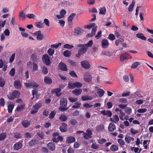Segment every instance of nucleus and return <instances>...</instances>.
<instances>
[{
  "label": "nucleus",
  "mask_w": 153,
  "mask_h": 153,
  "mask_svg": "<svg viewBox=\"0 0 153 153\" xmlns=\"http://www.w3.org/2000/svg\"><path fill=\"white\" fill-rule=\"evenodd\" d=\"M69 74L72 77L76 78L77 77V75L74 71H71L69 72Z\"/></svg>",
  "instance_id": "56"
},
{
  "label": "nucleus",
  "mask_w": 153,
  "mask_h": 153,
  "mask_svg": "<svg viewBox=\"0 0 153 153\" xmlns=\"http://www.w3.org/2000/svg\"><path fill=\"white\" fill-rule=\"evenodd\" d=\"M119 101L123 103H126L127 102V100L125 98H121L119 99Z\"/></svg>",
  "instance_id": "63"
},
{
  "label": "nucleus",
  "mask_w": 153,
  "mask_h": 153,
  "mask_svg": "<svg viewBox=\"0 0 153 153\" xmlns=\"http://www.w3.org/2000/svg\"><path fill=\"white\" fill-rule=\"evenodd\" d=\"M136 37L143 40H146V37L144 36L143 34L142 33H138L136 34Z\"/></svg>",
  "instance_id": "25"
},
{
  "label": "nucleus",
  "mask_w": 153,
  "mask_h": 153,
  "mask_svg": "<svg viewBox=\"0 0 153 153\" xmlns=\"http://www.w3.org/2000/svg\"><path fill=\"white\" fill-rule=\"evenodd\" d=\"M5 80L2 77H0V87H2L4 85Z\"/></svg>",
  "instance_id": "32"
},
{
  "label": "nucleus",
  "mask_w": 153,
  "mask_h": 153,
  "mask_svg": "<svg viewBox=\"0 0 153 153\" xmlns=\"http://www.w3.org/2000/svg\"><path fill=\"white\" fill-rule=\"evenodd\" d=\"M52 140L53 142L57 143L58 141H62L63 140V139L62 136H59L57 137H53L52 138Z\"/></svg>",
  "instance_id": "22"
},
{
  "label": "nucleus",
  "mask_w": 153,
  "mask_h": 153,
  "mask_svg": "<svg viewBox=\"0 0 153 153\" xmlns=\"http://www.w3.org/2000/svg\"><path fill=\"white\" fill-rule=\"evenodd\" d=\"M93 44V41L92 40L89 41L86 44H85V47H90Z\"/></svg>",
  "instance_id": "64"
},
{
  "label": "nucleus",
  "mask_w": 153,
  "mask_h": 153,
  "mask_svg": "<svg viewBox=\"0 0 153 153\" xmlns=\"http://www.w3.org/2000/svg\"><path fill=\"white\" fill-rule=\"evenodd\" d=\"M67 104V100L64 98H61L60 101V107H65Z\"/></svg>",
  "instance_id": "8"
},
{
  "label": "nucleus",
  "mask_w": 153,
  "mask_h": 153,
  "mask_svg": "<svg viewBox=\"0 0 153 153\" xmlns=\"http://www.w3.org/2000/svg\"><path fill=\"white\" fill-rule=\"evenodd\" d=\"M14 85L16 89L20 90L21 88V84L19 81H15L14 82Z\"/></svg>",
  "instance_id": "13"
},
{
  "label": "nucleus",
  "mask_w": 153,
  "mask_h": 153,
  "mask_svg": "<svg viewBox=\"0 0 153 153\" xmlns=\"http://www.w3.org/2000/svg\"><path fill=\"white\" fill-rule=\"evenodd\" d=\"M92 77L90 73L87 72L84 75V80L87 82H90L91 81Z\"/></svg>",
  "instance_id": "5"
},
{
  "label": "nucleus",
  "mask_w": 153,
  "mask_h": 153,
  "mask_svg": "<svg viewBox=\"0 0 153 153\" xmlns=\"http://www.w3.org/2000/svg\"><path fill=\"white\" fill-rule=\"evenodd\" d=\"M108 130L110 132H113L116 129L115 125L112 123H109L108 128Z\"/></svg>",
  "instance_id": "21"
},
{
  "label": "nucleus",
  "mask_w": 153,
  "mask_h": 153,
  "mask_svg": "<svg viewBox=\"0 0 153 153\" xmlns=\"http://www.w3.org/2000/svg\"><path fill=\"white\" fill-rule=\"evenodd\" d=\"M54 52V49L51 48H49L48 51V53L50 56H52Z\"/></svg>",
  "instance_id": "47"
},
{
  "label": "nucleus",
  "mask_w": 153,
  "mask_h": 153,
  "mask_svg": "<svg viewBox=\"0 0 153 153\" xmlns=\"http://www.w3.org/2000/svg\"><path fill=\"white\" fill-rule=\"evenodd\" d=\"M15 56V53H13L12 54L11 56L10 57L9 62L10 63H12L13 61Z\"/></svg>",
  "instance_id": "55"
},
{
  "label": "nucleus",
  "mask_w": 153,
  "mask_h": 153,
  "mask_svg": "<svg viewBox=\"0 0 153 153\" xmlns=\"http://www.w3.org/2000/svg\"><path fill=\"white\" fill-rule=\"evenodd\" d=\"M101 113L103 115H106L108 117H111L112 115V113L110 111L104 110L101 111Z\"/></svg>",
  "instance_id": "10"
},
{
  "label": "nucleus",
  "mask_w": 153,
  "mask_h": 153,
  "mask_svg": "<svg viewBox=\"0 0 153 153\" xmlns=\"http://www.w3.org/2000/svg\"><path fill=\"white\" fill-rule=\"evenodd\" d=\"M48 148L51 150H54L55 149V146L53 143H49L47 145Z\"/></svg>",
  "instance_id": "20"
},
{
  "label": "nucleus",
  "mask_w": 153,
  "mask_h": 153,
  "mask_svg": "<svg viewBox=\"0 0 153 153\" xmlns=\"http://www.w3.org/2000/svg\"><path fill=\"white\" fill-rule=\"evenodd\" d=\"M110 120L115 123H118L119 119L117 115H115L113 116L112 117L110 118Z\"/></svg>",
  "instance_id": "17"
},
{
  "label": "nucleus",
  "mask_w": 153,
  "mask_h": 153,
  "mask_svg": "<svg viewBox=\"0 0 153 153\" xmlns=\"http://www.w3.org/2000/svg\"><path fill=\"white\" fill-rule=\"evenodd\" d=\"M91 147L94 149H97L99 148V145L96 143H93L91 145Z\"/></svg>",
  "instance_id": "58"
},
{
  "label": "nucleus",
  "mask_w": 153,
  "mask_h": 153,
  "mask_svg": "<svg viewBox=\"0 0 153 153\" xmlns=\"http://www.w3.org/2000/svg\"><path fill=\"white\" fill-rule=\"evenodd\" d=\"M74 47V46L73 45H70L68 44L64 45H63V47L64 48L69 49H71Z\"/></svg>",
  "instance_id": "51"
},
{
  "label": "nucleus",
  "mask_w": 153,
  "mask_h": 153,
  "mask_svg": "<svg viewBox=\"0 0 153 153\" xmlns=\"http://www.w3.org/2000/svg\"><path fill=\"white\" fill-rule=\"evenodd\" d=\"M30 121L24 120L22 122V124L23 127L25 128L27 127L30 125Z\"/></svg>",
  "instance_id": "24"
},
{
  "label": "nucleus",
  "mask_w": 153,
  "mask_h": 153,
  "mask_svg": "<svg viewBox=\"0 0 153 153\" xmlns=\"http://www.w3.org/2000/svg\"><path fill=\"white\" fill-rule=\"evenodd\" d=\"M6 137V133H3L0 134V141L4 140Z\"/></svg>",
  "instance_id": "40"
},
{
  "label": "nucleus",
  "mask_w": 153,
  "mask_h": 153,
  "mask_svg": "<svg viewBox=\"0 0 153 153\" xmlns=\"http://www.w3.org/2000/svg\"><path fill=\"white\" fill-rule=\"evenodd\" d=\"M74 85H75V88H79L81 87L82 86V84L79 82H76L74 83Z\"/></svg>",
  "instance_id": "57"
},
{
  "label": "nucleus",
  "mask_w": 153,
  "mask_h": 153,
  "mask_svg": "<svg viewBox=\"0 0 153 153\" xmlns=\"http://www.w3.org/2000/svg\"><path fill=\"white\" fill-rule=\"evenodd\" d=\"M108 44V41L106 39H104L101 41L102 46L103 48H107Z\"/></svg>",
  "instance_id": "14"
},
{
  "label": "nucleus",
  "mask_w": 153,
  "mask_h": 153,
  "mask_svg": "<svg viewBox=\"0 0 153 153\" xmlns=\"http://www.w3.org/2000/svg\"><path fill=\"white\" fill-rule=\"evenodd\" d=\"M82 100L83 101H86L89 100H91L92 97H90L87 95L85 96H82L81 97Z\"/></svg>",
  "instance_id": "35"
},
{
  "label": "nucleus",
  "mask_w": 153,
  "mask_h": 153,
  "mask_svg": "<svg viewBox=\"0 0 153 153\" xmlns=\"http://www.w3.org/2000/svg\"><path fill=\"white\" fill-rule=\"evenodd\" d=\"M42 60L43 62L47 65H48L50 64V58L47 54H45L43 55L42 57Z\"/></svg>",
  "instance_id": "4"
},
{
  "label": "nucleus",
  "mask_w": 153,
  "mask_h": 153,
  "mask_svg": "<svg viewBox=\"0 0 153 153\" xmlns=\"http://www.w3.org/2000/svg\"><path fill=\"white\" fill-rule=\"evenodd\" d=\"M22 141L20 140L19 142L15 143L13 146V148L15 150H18L21 149L22 147Z\"/></svg>",
  "instance_id": "7"
},
{
  "label": "nucleus",
  "mask_w": 153,
  "mask_h": 153,
  "mask_svg": "<svg viewBox=\"0 0 153 153\" xmlns=\"http://www.w3.org/2000/svg\"><path fill=\"white\" fill-rule=\"evenodd\" d=\"M14 106V105L13 104H10L8 105L7 109L9 113H11L12 112Z\"/></svg>",
  "instance_id": "34"
},
{
  "label": "nucleus",
  "mask_w": 153,
  "mask_h": 153,
  "mask_svg": "<svg viewBox=\"0 0 153 153\" xmlns=\"http://www.w3.org/2000/svg\"><path fill=\"white\" fill-rule=\"evenodd\" d=\"M140 64L139 62H136L133 63L131 66V68H136Z\"/></svg>",
  "instance_id": "48"
},
{
  "label": "nucleus",
  "mask_w": 153,
  "mask_h": 153,
  "mask_svg": "<svg viewBox=\"0 0 153 153\" xmlns=\"http://www.w3.org/2000/svg\"><path fill=\"white\" fill-rule=\"evenodd\" d=\"M40 102H39L36 103L35 105H34L33 106V108H35L37 109V110H38L39 109L41 108L42 106Z\"/></svg>",
  "instance_id": "38"
},
{
  "label": "nucleus",
  "mask_w": 153,
  "mask_h": 153,
  "mask_svg": "<svg viewBox=\"0 0 153 153\" xmlns=\"http://www.w3.org/2000/svg\"><path fill=\"white\" fill-rule=\"evenodd\" d=\"M81 65L82 67L85 69H89L91 67L90 62L86 60L82 61L81 62Z\"/></svg>",
  "instance_id": "3"
},
{
  "label": "nucleus",
  "mask_w": 153,
  "mask_h": 153,
  "mask_svg": "<svg viewBox=\"0 0 153 153\" xmlns=\"http://www.w3.org/2000/svg\"><path fill=\"white\" fill-rule=\"evenodd\" d=\"M98 143L101 144H102L106 142L107 141L106 139H105L101 138L98 140Z\"/></svg>",
  "instance_id": "61"
},
{
  "label": "nucleus",
  "mask_w": 153,
  "mask_h": 153,
  "mask_svg": "<svg viewBox=\"0 0 153 153\" xmlns=\"http://www.w3.org/2000/svg\"><path fill=\"white\" fill-rule=\"evenodd\" d=\"M84 138L85 139H88L92 137L91 134H87L86 133H83L82 134Z\"/></svg>",
  "instance_id": "29"
},
{
  "label": "nucleus",
  "mask_w": 153,
  "mask_h": 153,
  "mask_svg": "<svg viewBox=\"0 0 153 153\" xmlns=\"http://www.w3.org/2000/svg\"><path fill=\"white\" fill-rule=\"evenodd\" d=\"M76 14L75 13H72L71 14L68 18V20L69 25H71L72 24V20L74 17L76 16Z\"/></svg>",
  "instance_id": "15"
},
{
  "label": "nucleus",
  "mask_w": 153,
  "mask_h": 153,
  "mask_svg": "<svg viewBox=\"0 0 153 153\" xmlns=\"http://www.w3.org/2000/svg\"><path fill=\"white\" fill-rule=\"evenodd\" d=\"M108 39H110L111 40H114L115 39V37L114 35L112 34H110L109 35Z\"/></svg>",
  "instance_id": "59"
},
{
  "label": "nucleus",
  "mask_w": 153,
  "mask_h": 153,
  "mask_svg": "<svg viewBox=\"0 0 153 153\" xmlns=\"http://www.w3.org/2000/svg\"><path fill=\"white\" fill-rule=\"evenodd\" d=\"M87 51L86 47H82L78 50V52L77 54L76 55V56L78 58H79L80 56L82 54H84Z\"/></svg>",
  "instance_id": "6"
},
{
  "label": "nucleus",
  "mask_w": 153,
  "mask_h": 153,
  "mask_svg": "<svg viewBox=\"0 0 153 153\" xmlns=\"http://www.w3.org/2000/svg\"><path fill=\"white\" fill-rule=\"evenodd\" d=\"M131 58V56L127 53L121 54L120 56V60L121 62L123 61L125 59H129Z\"/></svg>",
  "instance_id": "2"
},
{
  "label": "nucleus",
  "mask_w": 153,
  "mask_h": 153,
  "mask_svg": "<svg viewBox=\"0 0 153 153\" xmlns=\"http://www.w3.org/2000/svg\"><path fill=\"white\" fill-rule=\"evenodd\" d=\"M99 14L105 15L106 13V9L105 7H100L99 9Z\"/></svg>",
  "instance_id": "27"
},
{
  "label": "nucleus",
  "mask_w": 153,
  "mask_h": 153,
  "mask_svg": "<svg viewBox=\"0 0 153 153\" xmlns=\"http://www.w3.org/2000/svg\"><path fill=\"white\" fill-rule=\"evenodd\" d=\"M14 137L17 139H20L22 137V135L19 132H16L14 134Z\"/></svg>",
  "instance_id": "43"
},
{
  "label": "nucleus",
  "mask_w": 153,
  "mask_h": 153,
  "mask_svg": "<svg viewBox=\"0 0 153 153\" xmlns=\"http://www.w3.org/2000/svg\"><path fill=\"white\" fill-rule=\"evenodd\" d=\"M59 119L62 122L66 121L67 119V117L64 114H62L59 117Z\"/></svg>",
  "instance_id": "36"
},
{
  "label": "nucleus",
  "mask_w": 153,
  "mask_h": 153,
  "mask_svg": "<svg viewBox=\"0 0 153 153\" xmlns=\"http://www.w3.org/2000/svg\"><path fill=\"white\" fill-rule=\"evenodd\" d=\"M43 23L41 21L36 22L35 23L36 26L38 28H41L42 27V25Z\"/></svg>",
  "instance_id": "53"
},
{
  "label": "nucleus",
  "mask_w": 153,
  "mask_h": 153,
  "mask_svg": "<svg viewBox=\"0 0 153 153\" xmlns=\"http://www.w3.org/2000/svg\"><path fill=\"white\" fill-rule=\"evenodd\" d=\"M20 95V92L18 91L15 90L12 93L7 96V98L10 100H12L15 98L19 97Z\"/></svg>",
  "instance_id": "1"
},
{
  "label": "nucleus",
  "mask_w": 153,
  "mask_h": 153,
  "mask_svg": "<svg viewBox=\"0 0 153 153\" xmlns=\"http://www.w3.org/2000/svg\"><path fill=\"white\" fill-rule=\"evenodd\" d=\"M59 67L60 69L62 71H67L68 70L67 65L62 62L59 64Z\"/></svg>",
  "instance_id": "12"
},
{
  "label": "nucleus",
  "mask_w": 153,
  "mask_h": 153,
  "mask_svg": "<svg viewBox=\"0 0 153 153\" xmlns=\"http://www.w3.org/2000/svg\"><path fill=\"white\" fill-rule=\"evenodd\" d=\"M75 141L76 139L75 137L71 136H69L67 138L66 142L67 143L70 144L75 142Z\"/></svg>",
  "instance_id": "16"
},
{
  "label": "nucleus",
  "mask_w": 153,
  "mask_h": 153,
  "mask_svg": "<svg viewBox=\"0 0 153 153\" xmlns=\"http://www.w3.org/2000/svg\"><path fill=\"white\" fill-rule=\"evenodd\" d=\"M27 17L29 19H33L35 18L36 16L33 14H29L26 15Z\"/></svg>",
  "instance_id": "60"
},
{
  "label": "nucleus",
  "mask_w": 153,
  "mask_h": 153,
  "mask_svg": "<svg viewBox=\"0 0 153 153\" xmlns=\"http://www.w3.org/2000/svg\"><path fill=\"white\" fill-rule=\"evenodd\" d=\"M81 105V103L80 102L77 101L75 103V105H73L72 108H78L80 107Z\"/></svg>",
  "instance_id": "37"
},
{
  "label": "nucleus",
  "mask_w": 153,
  "mask_h": 153,
  "mask_svg": "<svg viewBox=\"0 0 153 153\" xmlns=\"http://www.w3.org/2000/svg\"><path fill=\"white\" fill-rule=\"evenodd\" d=\"M97 93L99 97H102L103 95L104 94V91L102 89H99L98 90Z\"/></svg>",
  "instance_id": "33"
},
{
  "label": "nucleus",
  "mask_w": 153,
  "mask_h": 153,
  "mask_svg": "<svg viewBox=\"0 0 153 153\" xmlns=\"http://www.w3.org/2000/svg\"><path fill=\"white\" fill-rule=\"evenodd\" d=\"M36 63L33 62V70L34 71H37L38 70V66Z\"/></svg>",
  "instance_id": "44"
},
{
  "label": "nucleus",
  "mask_w": 153,
  "mask_h": 153,
  "mask_svg": "<svg viewBox=\"0 0 153 153\" xmlns=\"http://www.w3.org/2000/svg\"><path fill=\"white\" fill-rule=\"evenodd\" d=\"M97 28V26H95L93 28L91 33L92 34V35H93V36H94L95 35Z\"/></svg>",
  "instance_id": "62"
},
{
  "label": "nucleus",
  "mask_w": 153,
  "mask_h": 153,
  "mask_svg": "<svg viewBox=\"0 0 153 153\" xmlns=\"http://www.w3.org/2000/svg\"><path fill=\"white\" fill-rule=\"evenodd\" d=\"M25 105H21L18 106L16 109L17 111H21L25 108Z\"/></svg>",
  "instance_id": "30"
},
{
  "label": "nucleus",
  "mask_w": 153,
  "mask_h": 153,
  "mask_svg": "<svg viewBox=\"0 0 153 153\" xmlns=\"http://www.w3.org/2000/svg\"><path fill=\"white\" fill-rule=\"evenodd\" d=\"M31 59L33 62L38 63V62L39 61V59L37 57L36 55L35 54H32Z\"/></svg>",
  "instance_id": "23"
},
{
  "label": "nucleus",
  "mask_w": 153,
  "mask_h": 153,
  "mask_svg": "<svg viewBox=\"0 0 153 153\" xmlns=\"http://www.w3.org/2000/svg\"><path fill=\"white\" fill-rule=\"evenodd\" d=\"M44 82L45 83L48 84H50L52 83V80L49 77L46 76L44 78Z\"/></svg>",
  "instance_id": "28"
},
{
  "label": "nucleus",
  "mask_w": 153,
  "mask_h": 153,
  "mask_svg": "<svg viewBox=\"0 0 153 153\" xmlns=\"http://www.w3.org/2000/svg\"><path fill=\"white\" fill-rule=\"evenodd\" d=\"M28 143L30 146H34L36 143V141L35 140H32L30 141Z\"/></svg>",
  "instance_id": "46"
},
{
  "label": "nucleus",
  "mask_w": 153,
  "mask_h": 153,
  "mask_svg": "<svg viewBox=\"0 0 153 153\" xmlns=\"http://www.w3.org/2000/svg\"><path fill=\"white\" fill-rule=\"evenodd\" d=\"M74 83H73L71 82H69L68 83V87L70 89H73L75 88Z\"/></svg>",
  "instance_id": "54"
},
{
  "label": "nucleus",
  "mask_w": 153,
  "mask_h": 153,
  "mask_svg": "<svg viewBox=\"0 0 153 153\" xmlns=\"http://www.w3.org/2000/svg\"><path fill=\"white\" fill-rule=\"evenodd\" d=\"M62 126L60 127L59 128L61 132H64L67 131V124L65 123H62L61 124Z\"/></svg>",
  "instance_id": "18"
},
{
  "label": "nucleus",
  "mask_w": 153,
  "mask_h": 153,
  "mask_svg": "<svg viewBox=\"0 0 153 153\" xmlns=\"http://www.w3.org/2000/svg\"><path fill=\"white\" fill-rule=\"evenodd\" d=\"M82 92V90L81 89H76L72 91V93L76 96H78L81 94Z\"/></svg>",
  "instance_id": "26"
},
{
  "label": "nucleus",
  "mask_w": 153,
  "mask_h": 153,
  "mask_svg": "<svg viewBox=\"0 0 153 153\" xmlns=\"http://www.w3.org/2000/svg\"><path fill=\"white\" fill-rule=\"evenodd\" d=\"M68 99L70 102H75L77 100V98H74L71 97H69Z\"/></svg>",
  "instance_id": "50"
},
{
  "label": "nucleus",
  "mask_w": 153,
  "mask_h": 153,
  "mask_svg": "<svg viewBox=\"0 0 153 153\" xmlns=\"http://www.w3.org/2000/svg\"><path fill=\"white\" fill-rule=\"evenodd\" d=\"M95 23H92L91 24H90L89 25H85V28H88V29H91L92 28V27H94L95 26Z\"/></svg>",
  "instance_id": "42"
},
{
  "label": "nucleus",
  "mask_w": 153,
  "mask_h": 153,
  "mask_svg": "<svg viewBox=\"0 0 153 153\" xmlns=\"http://www.w3.org/2000/svg\"><path fill=\"white\" fill-rule=\"evenodd\" d=\"M110 149L112 151L115 152L118 149V147L116 145H112L111 146Z\"/></svg>",
  "instance_id": "31"
},
{
  "label": "nucleus",
  "mask_w": 153,
  "mask_h": 153,
  "mask_svg": "<svg viewBox=\"0 0 153 153\" xmlns=\"http://www.w3.org/2000/svg\"><path fill=\"white\" fill-rule=\"evenodd\" d=\"M83 32V30L79 27H76L74 29V33L75 35H81Z\"/></svg>",
  "instance_id": "9"
},
{
  "label": "nucleus",
  "mask_w": 153,
  "mask_h": 153,
  "mask_svg": "<svg viewBox=\"0 0 153 153\" xmlns=\"http://www.w3.org/2000/svg\"><path fill=\"white\" fill-rule=\"evenodd\" d=\"M71 52L68 50H66L63 53V54L66 57H69L71 56Z\"/></svg>",
  "instance_id": "41"
},
{
  "label": "nucleus",
  "mask_w": 153,
  "mask_h": 153,
  "mask_svg": "<svg viewBox=\"0 0 153 153\" xmlns=\"http://www.w3.org/2000/svg\"><path fill=\"white\" fill-rule=\"evenodd\" d=\"M18 17L21 20H23L25 19L26 16L23 11L22 10L19 13Z\"/></svg>",
  "instance_id": "19"
},
{
  "label": "nucleus",
  "mask_w": 153,
  "mask_h": 153,
  "mask_svg": "<svg viewBox=\"0 0 153 153\" xmlns=\"http://www.w3.org/2000/svg\"><path fill=\"white\" fill-rule=\"evenodd\" d=\"M104 127L102 125H100L97 126L96 128V130L98 132L101 131L104 129Z\"/></svg>",
  "instance_id": "45"
},
{
  "label": "nucleus",
  "mask_w": 153,
  "mask_h": 153,
  "mask_svg": "<svg viewBox=\"0 0 153 153\" xmlns=\"http://www.w3.org/2000/svg\"><path fill=\"white\" fill-rule=\"evenodd\" d=\"M125 111L127 114H130L131 112L132 109L131 108L127 107L125 108Z\"/></svg>",
  "instance_id": "49"
},
{
  "label": "nucleus",
  "mask_w": 153,
  "mask_h": 153,
  "mask_svg": "<svg viewBox=\"0 0 153 153\" xmlns=\"http://www.w3.org/2000/svg\"><path fill=\"white\" fill-rule=\"evenodd\" d=\"M61 91V89L60 88H57L52 90L51 92L53 94L55 93L56 94V96L58 97H59L61 95V93L60 92Z\"/></svg>",
  "instance_id": "11"
},
{
  "label": "nucleus",
  "mask_w": 153,
  "mask_h": 153,
  "mask_svg": "<svg viewBox=\"0 0 153 153\" xmlns=\"http://www.w3.org/2000/svg\"><path fill=\"white\" fill-rule=\"evenodd\" d=\"M56 114V112L55 111H53L51 112L50 113L49 117L50 119H52L55 116Z\"/></svg>",
  "instance_id": "52"
},
{
  "label": "nucleus",
  "mask_w": 153,
  "mask_h": 153,
  "mask_svg": "<svg viewBox=\"0 0 153 153\" xmlns=\"http://www.w3.org/2000/svg\"><path fill=\"white\" fill-rule=\"evenodd\" d=\"M42 72L44 75L46 74L48 72V70L47 68L45 66H43L42 68Z\"/></svg>",
  "instance_id": "39"
}]
</instances>
